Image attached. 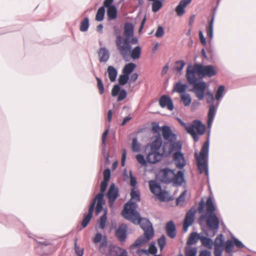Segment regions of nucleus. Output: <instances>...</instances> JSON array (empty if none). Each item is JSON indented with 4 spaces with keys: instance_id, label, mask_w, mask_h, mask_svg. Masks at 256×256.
Returning a JSON list of instances; mask_svg holds the SVG:
<instances>
[{
    "instance_id": "obj_38",
    "label": "nucleus",
    "mask_w": 256,
    "mask_h": 256,
    "mask_svg": "<svg viewBox=\"0 0 256 256\" xmlns=\"http://www.w3.org/2000/svg\"><path fill=\"white\" fill-rule=\"evenodd\" d=\"M180 102L185 106H188L192 102V98L189 94L184 92L180 95Z\"/></svg>"
},
{
    "instance_id": "obj_54",
    "label": "nucleus",
    "mask_w": 256,
    "mask_h": 256,
    "mask_svg": "<svg viewBox=\"0 0 256 256\" xmlns=\"http://www.w3.org/2000/svg\"><path fill=\"white\" fill-rule=\"evenodd\" d=\"M232 238L234 240V246H235L236 247L239 248H246L244 244L240 240L234 237L233 235H232Z\"/></svg>"
},
{
    "instance_id": "obj_31",
    "label": "nucleus",
    "mask_w": 256,
    "mask_h": 256,
    "mask_svg": "<svg viewBox=\"0 0 256 256\" xmlns=\"http://www.w3.org/2000/svg\"><path fill=\"white\" fill-rule=\"evenodd\" d=\"M149 187L150 192L154 194H156V192L158 190L162 191L160 184L156 180H152L149 182Z\"/></svg>"
},
{
    "instance_id": "obj_32",
    "label": "nucleus",
    "mask_w": 256,
    "mask_h": 256,
    "mask_svg": "<svg viewBox=\"0 0 256 256\" xmlns=\"http://www.w3.org/2000/svg\"><path fill=\"white\" fill-rule=\"evenodd\" d=\"M224 246L225 252L230 254V256H232V253L234 252V243L233 239H228L226 241V242L224 244Z\"/></svg>"
},
{
    "instance_id": "obj_24",
    "label": "nucleus",
    "mask_w": 256,
    "mask_h": 256,
    "mask_svg": "<svg viewBox=\"0 0 256 256\" xmlns=\"http://www.w3.org/2000/svg\"><path fill=\"white\" fill-rule=\"evenodd\" d=\"M34 240L36 241L38 244H39V245L37 246L36 248L38 250L40 249L41 250V252H40V255L47 256L50 254L52 248H47L48 244L46 242H38L36 239H34Z\"/></svg>"
},
{
    "instance_id": "obj_25",
    "label": "nucleus",
    "mask_w": 256,
    "mask_h": 256,
    "mask_svg": "<svg viewBox=\"0 0 256 256\" xmlns=\"http://www.w3.org/2000/svg\"><path fill=\"white\" fill-rule=\"evenodd\" d=\"M196 212V210L195 209L194 206L191 208L186 213L184 222L192 224L194 222Z\"/></svg>"
},
{
    "instance_id": "obj_62",
    "label": "nucleus",
    "mask_w": 256,
    "mask_h": 256,
    "mask_svg": "<svg viewBox=\"0 0 256 256\" xmlns=\"http://www.w3.org/2000/svg\"><path fill=\"white\" fill-rule=\"evenodd\" d=\"M176 119L178 122L180 123V124L184 128L187 132H188V129L190 128H192V126H190V125H188L186 123L184 122L180 118H177Z\"/></svg>"
},
{
    "instance_id": "obj_39",
    "label": "nucleus",
    "mask_w": 256,
    "mask_h": 256,
    "mask_svg": "<svg viewBox=\"0 0 256 256\" xmlns=\"http://www.w3.org/2000/svg\"><path fill=\"white\" fill-rule=\"evenodd\" d=\"M224 250V246L221 244H218V242H215L214 244V256H222Z\"/></svg>"
},
{
    "instance_id": "obj_12",
    "label": "nucleus",
    "mask_w": 256,
    "mask_h": 256,
    "mask_svg": "<svg viewBox=\"0 0 256 256\" xmlns=\"http://www.w3.org/2000/svg\"><path fill=\"white\" fill-rule=\"evenodd\" d=\"M106 195L108 199L110 207L113 208L114 202L120 196L118 188L114 183H112Z\"/></svg>"
},
{
    "instance_id": "obj_18",
    "label": "nucleus",
    "mask_w": 256,
    "mask_h": 256,
    "mask_svg": "<svg viewBox=\"0 0 256 256\" xmlns=\"http://www.w3.org/2000/svg\"><path fill=\"white\" fill-rule=\"evenodd\" d=\"M176 170L170 169L168 168H164L162 170V178L160 181L166 184L172 183V178H170V174H174Z\"/></svg>"
},
{
    "instance_id": "obj_52",
    "label": "nucleus",
    "mask_w": 256,
    "mask_h": 256,
    "mask_svg": "<svg viewBox=\"0 0 256 256\" xmlns=\"http://www.w3.org/2000/svg\"><path fill=\"white\" fill-rule=\"evenodd\" d=\"M149 250L152 252V254L154 256L155 254H157L158 252V248L156 246V244L154 241H152L149 244Z\"/></svg>"
},
{
    "instance_id": "obj_48",
    "label": "nucleus",
    "mask_w": 256,
    "mask_h": 256,
    "mask_svg": "<svg viewBox=\"0 0 256 256\" xmlns=\"http://www.w3.org/2000/svg\"><path fill=\"white\" fill-rule=\"evenodd\" d=\"M130 200H136V202H140V194L138 190L132 189L130 192Z\"/></svg>"
},
{
    "instance_id": "obj_55",
    "label": "nucleus",
    "mask_w": 256,
    "mask_h": 256,
    "mask_svg": "<svg viewBox=\"0 0 256 256\" xmlns=\"http://www.w3.org/2000/svg\"><path fill=\"white\" fill-rule=\"evenodd\" d=\"M104 178L103 180L109 182L111 178V171L110 168H106L103 172Z\"/></svg>"
},
{
    "instance_id": "obj_57",
    "label": "nucleus",
    "mask_w": 256,
    "mask_h": 256,
    "mask_svg": "<svg viewBox=\"0 0 256 256\" xmlns=\"http://www.w3.org/2000/svg\"><path fill=\"white\" fill-rule=\"evenodd\" d=\"M188 132H187L189 134H190L192 138H193V140H194V142H197L199 140V134L196 133V130H194L192 128H189L188 129Z\"/></svg>"
},
{
    "instance_id": "obj_13",
    "label": "nucleus",
    "mask_w": 256,
    "mask_h": 256,
    "mask_svg": "<svg viewBox=\"0 0 256 256\" xmlns=\"http://www.w3.org/2000/svg\"><path fill=\"white\" fill-rule=\"evenodd\" d=\"M128 226L124 223H122L116 230V236L120 242H125L128 236Z\"/></svg>"
},
{
    "instance_id": "obj_8",
    "label": "nucleus",
    "mask_w": 256,
    "mask_h": 256,
    "mask_svg": "<svg viewBox=\"0 0 256 256\" xmlns=\"http://www.w3.org/2000/svg\"><path fill=\"white\" fill-rule=\"evenodd\" d=\"M146 147L144 152L146 154V158L142 154H138L136 158L138 162L144 166H146L148 163L150 164H156L160 162L162 159V156L160 155V150L154 148L152 146H149L146 152Z\"/></svg>"
},
{
    "instance_id": "obj_45",
    "label": "nucleus",
    "mask_w": 256,
    "mask_h": 256,
    "mask_svg": "<svg viewBox=\"0 0 256 256\" xmlns=\"http://www.w3.org/2000/svg\"><path fill=\"white\" fill-rule=\"evenodd\" d=\"M132 148L134 152H138L140 151V144L138 142L137 137L136 136L132 138Z\"/></svg>"
},
{
    "instance_id": "obj_36",
    "label": "nucleus",
    "mask_w": 256,
    "mask_h": 256,
    "mask_svg": "<svg viewBox=\"0 0 256 256\" xmlns=\"http://www.w3.org/2000/svg\"><path fill=\"white\" fill-rule=\"evenodd\" d=\"M207 202L208 200L206 202L202 198L199 202L196 211L198 210L200 214H202L201 216L207 212Z\"/></svg>"
},
{
    "instance_id": "obj_41",
    "label": "nucleus",
    "mask_w": 256,
    "mask_h": 256,
    "mask_svg": "<svg viewBox=\"0 0 256 256\" xmlns=\"http://www.w3.org/2000/svg\"><path fill=\"white\" fill-rule=\"evenodd\" d=\"M90 26V20L88 16L85 17L80 22V30L82 32H86Z\"/></svg>"
},
{
    "instance_id": "obj_4",
    "label": "nucleus",
    "mask_w": 256,
    "mask_h": 256,
    "mask_svg": "<svg viewBox=\"0 0 256 256\" xmlns=\"http://www.w3.org/2000/svg\"><path fill=\"white\" fill-rule=\"evenodd\" d=\"M151 131L154 134V140L146 146V150L152 146L158 150L168 146L170 142L176 140L177 135L174 133L170 127L168 125L160 126L158 122H152Z\"/></svg>"
},
{
    "instance_id": "obj_43",
    "label": "nucleus",
    "mask_w": 256,
    "mask_h": 256,
    "mask_svg": "<svg viewBox=\"0 0 256 256\" xmlns=\"http://www.w3.org/2000/svg\"><path fill=\"white\" fill-rule=\"evenodd\" d=\"M106 13V10L102 7H100L96 16V20L97 22H102L104 20Z\"/></svg>"
},
{
    "instance_id": "obj_34",
    "label": "nucleus",
    "mask_w": 256,
    "mask_h": 256,
    "mask_svg": "<svg viewBox=\"0 0 256 256\" xmlns=\"http://www.w3.org/2000/svg\"><path fill=\"white\" fill-rule=\"evenodd\" d=\"M136 65L133 62H129L126 64L122 68V72L128 76L132 73V72L136 69Z\"/></svg>"
},
{
    "instance_id": "obj_49",
    "label": "nucleus",
    "mask_w": 256,
    "mask_h": 256,
    "mask_svg": "<svg viewBox=\"0 0 256 256\" xmlns=\"http://www.w3.org/2000/svg\"><path fill=\"white\" fill-rule=\"evenodd\" d=\"M122 90V88L120 87V85L118 84H114L112 90V96L115 97L118 96V94L120 93Z\"/></svg>"
},
{
    "instance_id": "obj_11",
    "label": "nucleus",
    "mask_w": 256,
    "mask_h": 256,
    "mask_svg": "<svg viewBox=\"0 0 256 256\" xmlns=\"http://www.w3.org/2000/svg\"><path fill=\"white\" fill-rule=\"evenodd\" d=\"M138 206L136 202L129 200L125 204L122 215L125 219L136 224V219L140 218V213L136 210Z\"/></svg>"
},
{
    "instance_id": "obj_2",
    "label": "nucleus",
    "mask_w": 256,
    "mask_h": 256,
    "mask_svg": "<svg viewBox=\"0 0 256 256\" xmlns=\"http://www.w3.org/2000/svg\"><path fill=\"white\" fill-rule=\"evenodd\" d=\"M216 210L213 196H210L208 198L207 212L200 216L198 219L202 232L204 234H202L200 240L202 244L209 250H212L215 244L209 236H214L220 228V221L215 213Z\"/></svg>"
},
{
    "instance_id": "obj_7",
    "label": "nucleus",
    "mask_w": 256,
    "mask_h": 256,
    "mask_svg": "<svg viewBox=\"0 0 256 256\" xmlns=\"http://www.w3.org/2000/svg\"><path fill=\"white\" fill-rule=\"evenodd\" d=\"M135 224L140 225V228L144 231V233L142 235L140 236L130 246V250L134 248L139 247L144 243L148 242L154 235V229L148 218H142L140 215V218L136 219Z\"/></svg>"
},
{
    "instance_id": "obj_16",
    "label": "nucleus",
    "mask_w": 256,
    "mask_h": 256,
    "mask_svg": "<svg viewBox=\"0 0 256 256\" xmlns=\"http://www.w3.org/2000/svg\"><path fill=\"white\" fill-rule=\"evenodd\" d=\"M174 176L172 178V183L173 186L176 187H179L182 186V184L186 182L184 170H178L176 174L174 171Z\"/></svg>"
},
{
    "instance_id": "obj_42",
    "label": "nucleus",
    "mask_w": 256,
    "mask_h": 256,
    "mask_svg": "<svg viewBox=\"0 0 256 256\" xmlns=\"http://www.w3.org/2000/svg\"><path fill=\"white\" fill-rule=\"evenodd\" d=\"M186 65V62L184 60H178L175 62V66L173 68L174 70L180 74Z\"/></svg>"
},
{
    "instance_id": "obj_44",
    "label": "nucleus",
    "mask_w": 256,
    "mask_h": 256,
    "mask_svg": "<svg viewBox=\"0 0 256 256\" xmlns=\"http://www.w3.org/2000/svg\"><path fill=\"white\" fill-rule=\"evenodd\" d=\"M130 76L123 74H120L119 76L118 82V84L120 86H124L128 82H130Z\"/></svg>"
},
{
    "instance_id": "obj_19",
    "label": "nucleus",
    "mask_w": 256,
    "mask_h": 256,
    "mask_svg": "<svg viewBox=\"0 0 256 256\" xmlns=\"http://www.w3.org/2000/svg\"><path fill=\"white\" fill-rule=\"evenodd\" d=\"M165 230L167 236L172 239L176 238V226L172 220H170L166 223Z\"/></svg>"
},
{
    "instance_id": "obj_61",
    "label": "nucleus",
    "mask_w": 256,
    "mask_h": 256,
    "mask_svg": "<svg viewBox=\"0 0 256 256\" xmlns=\"http://www.w3.org/2000/svg\"><path fill=\"white\" fill-rule=\"evenodd\" d=\"M130 184L134 189V188H135L137 185V184H138L137 180H136V178L132 174L131 172H130Z\"/></svg>"
},
{
    "instance_id": "obj_40",
    "label": "nucleus",
    "mask_w": 256,
    "mask_h": 256,
    "mask_svg": "<svg viewBox=\"0 0 256 256\" xmlns=\"http://www.w3.org/2000/svg\"><path fill=\"white\" fill-rule=\"evenodd\" d=\"M225 87L224 85H220L218 87V88L214 96V100H216L217 102H220L224 96Z\"/></svg>"
},
{
    "instance_id": "obj_53",
    "label": "nucleus",
    "mask_w": 256,
    "mask_h": 256,
    "mask_svg": "<svg viewBox=\"0 0 256 256\" xmlns=\"http://www.w3.org/2000/svg\"><path fill=\"white\" fill-rule=\"evenodd\" d=\"M185 8L186 7L178 4L176 8L177 15L179 16H182L186 12Z\"/></svg>"
},
{
    "instance_id": "obj_6",
    "label": "nucleus",
    "mask_w": 256,
    "mask_h": 256,
    "mask_svg": "<svg viewBox=\"0 0 256 256\" xmlns=\"http://www.w3.org/2000/svg\"><path fill=\"white\" fill-rule=\"evenodd\" d=\"M182 142L181 141L174 140L168 146L162 147L160 155L163 158H168L173 152V160L177 168L183 169L186 165L184 154L182 152Z\"/></svg>"
},
{
    "instance_id": "obj_22",
    "label": "nucleus",
    "mask_w": 256,
    "mask_h": 256,
    "mask_svg": "<svg viewBox=\"0 0 256 256\" xmlns=\"http://www.w3.org/2000/svg\"><path fill=\"white\" fill-rule=\"evenodd\" d=\"M114 34L116 36V44L118 50L120 48L123 44H124V36H122L121 35V30L117 26H114Z\"/></svg>"
},
{
    "instance_id": "obj_37",
    "label": "nucleus",
    "mask_w": 256,
    "mask_h": 256,
    "mask_svg": "<svg viewBox=\"0 0 256 256\" xmlns=\"http://www.w3.org/2000/svg\"><path fill=\"white\" fill-rule=\"evenodd\" d=\"M148 1L152 2V11L156 13L159 11L162 7L163 2L164 0H148Z\"/></svg>"
},
{
    "instance_id": "obj_28",
    "label": "nucleus",
    "mask_w": 256,
    "mask_h": 256,
    "mask_svg": "<svg viewBox=\"0 0 256 256\" xmlns=\"http://www.w3.org/2000/svg\"><path fill=\"white\" fill-rule=\"evenodd\" d=\"M158 198L160 202H166L172 201L174 200V198L172 196H170L169 192L168 190H160L157 194Z\"/></svg>"
},
{
    "instance_id": "obj_50",
    "label": "nucleus",
    "mask_w": 256,
    "mask_h": 256,
    "mask_svg": "<svg viewBox=\"0 0 256 256\" xmlns=\"http://www.w3.org/2000/svg\"><path fill=\"white\" fill-rule=\"evenodd\" d=\"M128 96V92L126 90L122 88L121 91L120 92L117 98V102H121L124 100Z\"/></svg>"
},
{
    "instance_id": "obj_26",
    "label": "nucleus",
    "mask_w": 256,
    "mask_h": 256,
    "mask_svg": "<svg viewBox=\"0 0 256 256\" xmlns=\"http://www.w3.org/2000/svg\"><path fill=\"white\" fill-rule=\"evenodd\" d=\"M202 234V232L200 234H198L197 232H192L186 241V244L188 246H191L196 244L198 240H200Z\"/></svg>"
},
{
    "instance_id": "obj_46",
    "label": "nucleus",
    "mask_w": 256,
    "mask_h": 256,
    "mask_svg": "<svg viewBox=\"0 0 256 256\" xmlns=\"http://www.w3.org/2000/svg\"><path fill=\"white\" fill-rule=\"evenodd\" d=\"M78 239L76 238L74 239V249L76 254L78 256H83L84 248H80L77 244Z\"/></svg>"
},
{
    "instance_id": "obj_51",
    "label": "nucleus",
    "mask_w": 256,
    "mask_h": 256,
    "mask_svg": "<svg viewBox=\"0 0 256 256\" xmlns=\"http://www.w3.org/2000/svg\"><path fill=\"white\" fill-rule=\"evenodd\" d=\"M96 78L97 80V85L98 88L99 90L100 94H102L104 93V88L103 82L102 79L99 78L98 77H96Z\"/></svg>"
},
{
    "instance_id": "obj_60",
    "label": "nucleus",
    "mask_w": 256,
    "mask_h": 256,
    "mask_svg": "<svg viewBox=\"0 0 256 256\" xmlns=\"http://www.w3.org/2000/svg\"><path fill=\"white\" fill-rule=\"evenodd\" d=\"M114 0H104L103 4L101 7L102 8H104V9L106 10V8H107V9L108 8H111L112 6H115L116 5L114 4Z\"/></svg>"
},
{
    "instance_id": "obj_23",
    "label": "nucleus",
    "mask_w": 256,
    "mask_h": 256,
    "mask_svg": "<svg viewBox=\"0 0 256 256\" xmlns=\"http://www.w3.org/2000/svg\"><path fill=\"white\" fill-rule=\"evenodd\" d=\"M99 60L100 62H106L108 60L110 54L108 50L106 47H101L98 51Z\"/></svg>"
},
{
    "instance_id": "obj_10",
    "label": "nucleus",
    "mask_w": 256,
    "mask_h": 256,
    "mask_svg": "<svg viewBox=\"0 0 256 256\" xmlns=\"http://www.w3.org/2000/svg\"><path fill=\"white\" fill-rule=\"evenodd\" d=\"M124 60L128 62L130 58L133 60H136L140 58L142 54V48L137 46L134 48L130 46L128 43H124L122 46L118 50Z\"/></svg>"
},
{
    "instance_id": "obj_58",
    "label": "nucleus",
    "mask_w": 256,
    "mask_h": 256,
    "mask_svg": "<svg viewBox=\"0 0 256 256\" xmlns=\"http://www.w3.org/2000/svg\"><path fill=\"white\" fill-rule=\"evenodd\" d=\"M103 238L104 236H102V234L100 232H98L93 238L92 242L95 244H97L98 243L100 244L103 240Z\"/></svg>"
},
{
    "instance_id": "obj_3",
    "label": "nucleus",
    "mask_w": 256,
    "mask_h": 256,
    "mask_svg": "<svg viewBox=\"0 0 256 256\" xmlns=\"http://www.w3.org/2000/svg\"><path fill=\"white\" fill-rule=\"evenodd\" d=\"M217 111H215L213 106L208 110V128L210 129L207 132L206 140L202 146L200 154L196 150L194 156L196 162V166L200 174L204 172L206 176L208 183L209 184L208 158L210 144V128Z\"/></svg>"
},
{
    "instance_id": "obj_14",
    "label": "nucleus",
    "mask_w": 256,
    "mask_h": 256,
    "mask_svg": "<svg viewBox=\"0 0 256 256\" xmlns=\"http://www.w3.org/2000/svg\"><path fill=\"white\" fill-rule=\"evenodd\" d=\"M220 0H218L217 2L216 6L214 8L213 12L211 18L208 22V26H206V31L208 36L212 40L214 36V21L215 16L216 14V10ZM211 40L209 42L210 44Z\"/></svg>"
},
{
    "instance_id": "obj_9",
    "label": "nucleus",
    "mask_w": 256,
    "mask_h": 256,
    "mask_svg": "<svg viewBox=\"0 0 256 256\" xmlns=\"http://www.w3.org/2000/svg\"><path fill=\"white\" fill-rule=\"evenodd\" d=\"M108 246V239L106 236H104V238L100 244L98 250L106 256H127V251L113 244H110L108 246V251L106 248Z\"/></svg>"
},
{
    "instance_id": "obj_47",
    "label": "nucleus",
    "mask_w": 256,
    "mask_h": 256,
    "mask_svg": "<svg viewBox=\"0 0 256 256\" xmlns=\"http://www.w3.org/2000/svg\"><path fill=\"white\" fill-rule=\"evenodd\" d=\"M158 243L160 250L162 251L166 244V238L164 234H162L160 237L158 239Z\"/></svg>"
},
{
    "instance_id": "obj_59",
    "label": "nucleus",
    "mask_w": 256,
    "mask_h": 256,
    "mask_svg": "<svg viewBox=\"0 0 256 256\" xmlns=\"http://www.w3.org/2000/svg\"><path fill=\"white\" fill-rule=\"evenodd\" d=\"M110 128V124H108L106 128V130H104V132H103V134H102V144L104 145V144H106V138L108 134Z\"/></svg>"
},
{
    "instance_id": "obj_21",
    "label": "nucleus",
    "mask_w": 256,
    "mask_h": 256,
    "mask_svg": "<svg viewBox=\"0 0 256 256\" xmlns=\"http://www.w3.org/2000/svg\"><path fill=\"white\" fill-rule=\"evenodd\" d=\"M206 96V102L210 104L208 110H210L212 107L213 106L215 111H217L218 107L220 105V102H216V104L214 102V96L213 94L210 90H208L207 92L205 91L204 96Z\"/></svg>"
},
{
    "instance_id": "obj_64",
    "label": "nucleus",
    "mask_w": 256,
    "mask_h": 256,
    "mask_svg": "<svg viewBox=\"0 0 256 256\" xmlns=\"http://www.w3.org/2000/svg\"><path fill=\"white\" fill-rule=\"evenodd\" d=\"M138 39L136 36H134L131 38H128V40H127V42L128 43L130 46H132V44H136L138 43Z\"/></svg>"
},
{
    "instance_id": "obj_29",
    "label": "nucleus",
    "mask_w": 256,
    "mask_h": 256,
    "mask_svg": "<svg viewBox=\"0 0 256 256\" xmlns=\"http://www.w3.org/2000/svg\"><path fill=\"white\" fill-rule=\"evenodd\" d=\"M102 210L104 211V214L98 220L99 228L102 230H104L105 228L108 218V208L104 207Z\"/></svg>"
},
{
    "instance_id": "obj_5",
    "label": "nucleus",
    "mask_w": 256,
    "mask_h": 256,
    "mask_svg": "<svg viewBox=\"0 0 256 256\" xmlns=\"http://www.w3.org/2000/svg\"><path fill=\"white\" fill-rule=\"evenodd\" d=\"M108 182L104 180L102 181L100 186V192L92 200L89 206L88 212L84 214L81 226L79 230L80 231L88 226L93 217L94 210L96 216H98L102 211L104 206L106 204V200L104 198Z\"/></svg>"
},
{
    "instance_id": "obj_63",
    "label": "nucleus",
    "mask_w": 256,
    "mask_h": 256,
    "mask_svg": "<svg viewBox=\"0 0 256 256\" xmlns=\"http://www.w3.org/2000/svg\"><path fill=\"white\" fill-rule=\"evenodd\" d=\"M186 190L184 191L180 196L176 198V204L178 205L180 202H184L185 200V195L186 194Z\"/></svg>"
},
{
    "instance_id": "obj_20",
    "label": "nucleus",
    "mask_w": 256,
    "mask_h": 256,
    "mask_svg": "<svg viewBox=\"0 0 256 256\" xmlns=\"http://www.w3.org/2000/svg\"><path fill=\"white\" fill-rule=\"evenodd\" d=\"M190 126H192L194 130H196V132L200 136H202L206 132V126L200 120L196 119L194 120L192 124H190Z\"/></svg>"
},
{
    "instance_id": "obj_33",
    "label": "nucleus",
    "mask_w": 256,
    "mask_h": 256,
    "mask_svg": "<svg viewBox=\"0 0 256 256\" xmlns=\"http://www.w3.org/2000/svg\"><path fill=\"white\" fill-rule=\"evenodd\" d=\"M108 19L109 21L116 20L118 17V10L116 6L107 9Z\"/></svg>"
},
{
    "instance_id": "obj_27",
    "label": "nucleus",
    "mask_w": 256,
    "mask_h": 256,
    "mask_svg": "<svg viewBox=\"0 0 256 256\" xmlns=\"http://www.w3.org/2000/svg\"><path fill=\"white\" fill-rule=\"evenodd\" d=\"M188 87V86L186 84H182L181 80H178L176 82L174 87L172 90V92H178L180 94H184L186 92V90Z\"/></svg>"
},
{
    "instance_id": "obj_56",
    "label": "nucleus",
    "mask_w": 256,
    "mask_h": 256,
    "mask_svg": "<svg viewBox=\"0 0 256 256\" xmlns=\"http://www.w3.org/2000/svg\"><path fill=\"white\" fill-rule=\"evenodd\" d=\"M164 34V30L163 26L160 25H158L154 36L156 38H162Z\"/></svg>"
},
{
    "instance_id": "obj_30",
    "label": "nucleus",
    "mask_w": 256,
    "mask_h": 256,
    "mask_svg": "<svg viewBox=\"0 0 256 256\" xmlns=\"http://www.w3.org/2000/svg\"><path fill=\"white\" fill-rule=\"evenodd\" d=\"M107 72L108 74V78L112 82H114L116 80L118 74V70L114 66H110L107 69Z\"/></svg>"
},
{
    "instance_id": "obj_35",
    "label": "nucleus",
    "mask_w": 256,
    "mask_h": 256,
    "mask_svg": "<svg viewBox=\"0 0 256 256\" xmlns=\"http://www.w3.org/2000/svg\"><path fill=\"white\" fill-rule=\"evenodd\" d=\"M197 252V247H192L191 246H188L185 248L186 256H196ZM178 256H184L180 253Z\"/></svg>"
},
{
    "instance_id": "obj_1",
    "label": "nucleus",
    "mask_w": 256,
    "mask_h": 256,
    "mask_svg": "<svg viewBox=\"0 0 256 256\" xmlns=\"http://www.w3.org/2000/svg\"><path fill=\"white\" fill-rule=\"evenodd\" d=\"M216 74V70L212 65L204 66L196 62L194 66L188 65L186 74V80L188 84L192 86L190 90L195 93L198 100L204 99L205 91L208 88V84L203 78L206 76L210 78Z\"/></svg>"
},
{
    "instance_id": "obj_17",
    "label": "nucleus",
    "mask_w": 256,
    "mask_h": 256,
    "mask_svg": "<svg viewBox=\"0 0 256 256\" xmlns=\"http://www.w3.org/2000/svg\"><path fill=\"white\" fill-rule=\"evenodd\" d=\"M124 44L127 42L128 38H131L134 36V26L131 22H126L124 23Z\"/></svg>"
},
{
    "instance_id": "obj_15",
    "label": "nucleus",
    "mask_w": 256,
    "mask_h": 256,
    "mask_svg": "<svg viewBox=\"0 0 256 256\" xmlns=\"http://www.w3.org/2000/svg\"><path fill=\"white\" fill-rule=\"evenodd\" d=\"M160 106L162 108L167 107L168 110L172 111L174 109V104L170 97L166 94L162 95L158 100Z\"/></svg>"
}]
</instances>
